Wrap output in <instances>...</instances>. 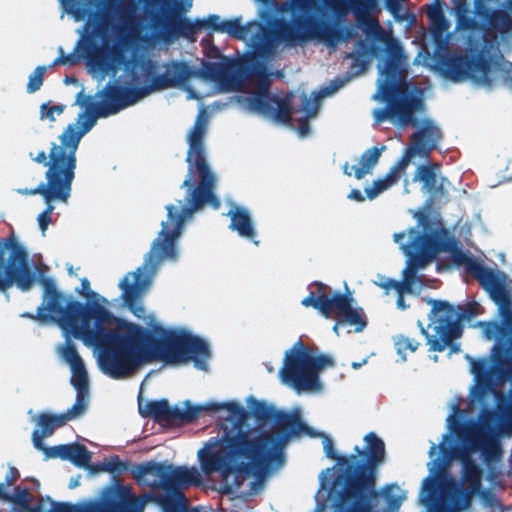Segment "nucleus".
I'll return each mask as SVG.
<instances>
[{"mask_svg":"<svg viewBox=\"0 0 512 512\" xmlns=\"http://www.w3.org/2000/svg\"><path fill=\"white\" fill-rule=\"evenodd\" d=\"M417 130L412 135L411 146L419 152V157L428 158L442 139V131L430 118L418 119Z\"/></svg>","mask_w":512,"mask_h":512,"instance_id":"b1692460","label":"nucleus"},{"mask_svg":"<svg viewBox=\"0 0 512 512\" xmlns=\"http://www.w3.org/2000/svg\"><path fill=\"white\" fill-rule=\"evenodd\" d=\"M471 3L469 0H455L453 4V12L456 17V28L458 29H474L478 28L481 30V21L474 11L471 14L470 11ZM482 31H479L478 35H481Z\"/></svg>","mask_w":512,"mask_h":512,"instance_id":"c85d7f7f","label":"nucleus"},{"mask_svg":"<svg viewBox=\"0 0 512 512\" xmlns=\"http://www.w3.org/2000/svg\"><path fill=\"white\" fill-rule=\"evenodd\" d=\"M467 270L497 307V320L478 321L486 340H494L489 356L474 358L469 354L473 384L469 389L468 417L484 431L500 437H512V279L499 269L477 260L467 263Z\"/></svg>","mask_w":512,"mask_h":512,"instance_id":"f03ea898","label":"nucleus"},{"mask_svg":"<svg viewBox=\"0 0 512 512\" xmlns=\"http://www.w3.org/2000/svg\"><path fill=\"white\" fill-rule=\"evenodd\" d=\"M65 105H54L49 106V103H42L40 106V118L41 119H48L49 121L53 122L55 121V114L60 115L63 113L65 109Z\"/></svg>","mask_w":512,"mask_h":512,"instance_id":"5fc2aeb1","label":"nucleus"},{"mask_svg":"<svg viewBox=\"0 0 512 512\" xmlns=\"http://www.w3.org/2000/svg\"><path fill=\"white\" fill-rule=\"evenodd\" d=\"M402 273H403V279L401 281H397L395 279H390V278H386V277L381 276L382 281L378 285L383 287V288H386V289H394V290H396L399 293V296L397 297V300H396L397 308L400 309V310H405L406 308H408V305L406 304L402 294L403 293H410V292H412V286L417 284V283H419L420 282V278H419L418 274H416L417 278L408 287L409 289H404L402 287H398L397 285L394 286L393 284L390 283L391 281L397 282V283L404 282V280H405V268L403 269ZM416 273H418V270L416 271Z\"/></svg>","mask_w":512,"mask_h":512,"instance_id":"58836bf2","label":"nucleus"},{"mask_svg":"<svg viewBox=\"0 0 512 512\" xmlns=\"http://www.w3.org/2000/svg\"><path fill=\"white\" fill-rule=\"evenodd\" d=\"M353 304L357 305V301L352 296L351 291L346 286V292L341 293L335 291L332 296H328L324 292V315L329 316L332 310H337L340 315L348 310Z\"/></svg>","mask_w":512,"mask_h":512,"instance_id":"2f4dec72","label":"nucleus"},{"mask_svg":"<svg viewBox=\"0 0 512 512\" xmlns=\"http://www.w3.org/2000/svg\"><path fill=\"white\" fill-rule=\"evenodd\" d=\"M37 222H38L39 228L42 232V235H45V232H46L49 224L51 223V216L43 214V213H39L37 216Z\"/></svg>","mask_w":512,"mask_h":512,"instance_id":"e2e57ef3","label":"nucleus"},{"mask_svg":"<svg viewBox=\"0 0 512 512\" xmlns=\"http://www.w3.org/2000/svg\"><path fill=\"white\" fill-rule=\"evenodd\" d=\"M346 0H289L276 6L275 35L279 40L303 42L307 33L331 49L355 36V28L339 21L346 13Z\"/></svg>","mask_w":512,"mask_h":512,"instance_id":"1a4fd4ad","label":"nucleus"},{"mask_svg":"<svg viewBox=\"0 0 512 512\" xmlns=\"http://www.w3.org/2000/svg\"><path fill=\"white\" fill-rule=\"evenodd\" d=\"M245 402L248 409L236 400L206 403L207 410L227 412V415L221 418L223 431L221 437L210 438L207 448L226 444L238 434L242 435L249 444L264 442L266 446H272L281 436H287L279 445H275V449L281 450H284L285 444L291 437L303 434L315 436L312 428L301 420L298 410L294 412L278 410L274 404L258 400L253 395H249Z\"/></svg>","mask_w":512,"mask_h":512,"instance_id":"423d86ee","label":"nucleus"},{"mask_svg":"<svg viewBox=\"0 0 512 512\" xmlns=\"http://www.w3.org/2000/svg\"><path fill=\"white\" fill-rule=\"evenodd\" d=\"M427 16L431 21L444 17L445 15L443 12V2L436 0L433 3H431L429 8L427 9Z\"/></svg>","mask_w":512,"mask_h":512,"instance_id":"052dcab7","label":"nucleus"},{"mask_svg":"<svg viewBox=\"0 0 512 512\" xmlns=\"http://www.w3.org/2000/svg\"><path fill=\"white\" fill-rule=\"evenodd\" d=\"M46 70H47V66L39 65L29 75V81L27 84V92L28 93H30V94L35 93L36 91H38L41 88Z\"/></svg>","mask_w":512,"mask_h":512,"instance_id":"8fccbe9b","label":"nucleus"},{"mask_svg":"<svg viewBox=\"0 0 512 512\" xmlns=\"http://www.w3.org/2000/svg\"><path fill=\"white\" fill-rule=\"evenodd\" d=\"M135 66H138L143 76L150 80L157 73V62L148 57H139L135 61Z\"/></svg>","mask_w":512,"mask_h":512,"instance_id":"3c124183","label":"nucleus"},{"mask_svg":"<svg viewBox=\"0 0 512 512\" xmlns=\"http://www.w3.org/2000/svg\"><path fill=\"white\" fill-rule=\"evenodd\" d=\"M335 361L328 354L315 355L299 339L284 354L283 366L279 376L283 383L292 387L297 393L322 388L319 372L327 367H334Z\"/></svg>","mask_w":512,"mask_h":512,"instance_id":"dca6fc26","label":"nucleus"},{"mask_svg":"<svg viewBox=\"0 0 512 512\" xmlns=\"http://www.w3.org/2000/svg\"><path fill=\"white\" fill-rule=\"evenodd\" d=\"M269 57L247 47L243 57L233 65L229 61L205 62L196 72L199 77L214 82L221 91L227 92L235 90L240 81L256 76L260 81L259 89L249 96H235V101L248 113L286 125L291 121L290 98H281L269 91V77L273 74L265 64Z\"/></svg>","mask_w":512,"mask_h":512,"instance_id":"6e6552de","label":"nucleus"},{"mask_svg":"<svg viewBox=\"0 0 512 512\" xmlns=\"http://www.w3.org/2000/svg\"><path fill=\"white\" fill-rule=\"evenodd\" d=\"M132 19L133 18H130L129 20V25L127 26V28L121 32V34H117L116 32L112 31L110 32V35L109 37L104 41V40H101L97 37L93 38V41L95 43V46L91 47V48H88L86 47L85 45H83L82 43H79L80 40L77 41V45L76 47L74 48V50L69 53L68 55H64V62H65V65L69 64V65H74L78 62L79 60V56L76 55V50L78 48H82L85 52H92L96 49L97 45L99 43H106L110 40L111 38V35L114 34L116 36V38L119 40V41H124L125 40V37L127 35H136V31L132 28ZM77 33L80 35L79 39H81V34L77 31Z\"/></svg>","mask_w":512,"mask_h":512,"instance_id":"72a5a7b5","label":"nucleus"},{"mask_svg":"<svg viewBox=\"0 0 512 512\" xmlns=\"http://www.w3.org/2000/svg\"><path fill=\"white\" fill-rule=\"evenodd\" d=\"M10 512H50V502L40 499L32 508H11Z\"/></svg>","mask_w":512,"mask_h":512,"instance_id":"bf43d9fd","label":"nucleus"},{"mask_svg":"<svg viewBox=\"0 0 512 512\" xmlns=\"http://www.w3.org/2000/svg\"><path fill=\"white\" fill-rule=\"evenodd\" d=\"M91 460V453L88 449L79 443H73L71 449L70 462L79 468H86Z\"/></svg>","mask_w":512,"mask_h":512,"instance_id":"49530a36","label":"nucleus"},{"mask_svg":"<svg viewBox=\"0 0 512 512\" xmlns=\"http://www.w3.org/2000/svg\"><path fill=\"white\" fill-rule=\"evenodd\" d=\"M139 413L142 417H151L158 423L174 424L190 423L196 420L206 408V404L193 405L190 400L179 402L171 406L166 398L147 401L145 405L139 401Z\"/></svg>","mask_w":512,"mask_h":512,"instance_id":"aec40b11","label":"nucleus"},{"mask_svg":"<svg viewBox=\"0 0 512 512\" xmlns=\"http://www.w3.org/2000/svg\"><path fill=\"white\" fill-rule=\"evenodd\" d=\"M63 334H65L63 332ZM66 340L59 348V354L61 359L69 364L70 368L77 367L81 364H84V361L82 360L81 356L79 355L74 343L70 340V336L73 337L71 334H68L67 336L64 335Z\"/></svg>","mask_w":512,"mask_h":512,"instance_id":"a19ab883","label":"nucleus"},{"mask_svg":"<svg viewBox=\"0 0 512 512\" xmlns=\"http://www.w3.org/2000/svg\"><path fill=\"white\" fill-rule=\"evenodd\" d=\"M387 53V62L381 68V79H379V92L381 98L386 101V106L373 111L374 120L376 123H381L389 119L397 128L415 127L418 124V118L414 113L425 110L423 93L417 88L397 89L400 77L399 59L402 55L400 47L392 44L387 48Z\"/></svg>","mask_w":512,"mask_h":512,"instance_id":"ddd939ff","label":"nucleus"},{"mask_svg":"<svg viewBox=\"0 0 512 512\" xmlns=\"http://www.w3.org/2000/svg\"><path fill=\"white\" fill-rule=\"evenodd\" d=\"M312 431L315 434L314 437H317V436L322 437L323 450H324L325 456L327 458L336 459L338 461L339 457H341V456L335 450L333 440L323 432L317 433L313 429H312Z\"/></svg>","mask_w":512,"mask_h":512,"instance_id":"6e6d98bb","label":"nucleus"},{"mask_svg":"<svg viewBox=\"0 0 512 512\" xmlns=\"http://www.w3.org/2000/svg\"><path fill=\"white\" fill-rule=\"evenodd\" d=\"M431 305L428 314V329L423 327L421 321L417 325L426 339L430 351L441 352L446 346L462 335V324L472 326L473 318L480 314L481 306L477 302H470L464 306H453L446 300L428 298Z\"/></svg>","mask_w":512,"mask_h":512,"instance_id":"4468645a","label":"nucleus"},{"mask_svg":"<svg viewBox=\"0 0 512 512\" xmlns=\"http://www.w3.org/2000/svg\"><path fill=\"white\" fill-rule=\"evenodd\" d=\"M446 427L441 442H431L429 473L422 482L419 499L426 509L467 512L483 479V468L473 454L479 453L487 464L498 462L501 438L468 419L457 400L451 404Z\"/></svg>","mask_w":512,"mask_h":512,"instance_id":"7ed1b4c3","label":"nucleus"},{"mask_svg":"<svg viewBox=\"0 0 512 512\" xmlns=\"http://www.w3.org/2000/svg\"><path fill=\"white\" fill-rule=\"evenodd\" d=\"M193 0H137L135 4H141V10L146 21H139L136 27L143 33L136 39L128 38L127 42H139L143 46L152 47L156 45H171L174 42H167L160 31L164 26L174 23L175 15L186 17L185 14L191 9Z\"/></svg>","mask_w":512,"mask_h":512,"instance_id":"f3484780","label":"nucleus"},{"mask_svg":"<svg viewBox=\"0 0 512 512\" xmlns=\"http://www.w3.org/2000/svg\"><path fill=\"white\" fill-rule=\"evenodd\" d=\"M140 500L147 501H155L159 503L162 507L163 512H183L184 506L183 502L186 501L185 496L183 495V499L179 497H169V496H156L153 493L145 494Z\"/></svg>","mask_w":512,"mask_h":512,"instance_id":"e433bc0d","label":"nucleus"},{"mask_svg":"<svg viewBox=\"0 0 512 512\" xmlns=\"http://www.w3.org/2000/svg\"><path fill=\"white\" fill-rule=\"evenodd\" d=\"M475 496L479 497L483 507L489 508L494 512L503 510V506L496 497L495 493L488 488H484L482 484L480 485V488L473 493V498Z\"/></svg>","mask_w":512,"mask_h":512,"instance_id":"79ce46f5","label":"nucleus"},{"mask_svg":"<svg viewBox=\"0 0 512 512\" xmlns=\"http://www.w3.org/2000/svg\"><path fill=\"white\" fill-rule=\"evenodd\" d=\"M283 437L272 446H266L264 442L249 444L240 434L226 444H218V450L207 448L206 443L197 453L201 470L206 475L219 473L224 493L237 492L245 479L253 474L249 495L259 494L264 489L267 474L285 463L284 450L275 449Z\"/></svg>","mask_w":512,"mask_h":512,"instance_id":"0eeeda50","label":"nucleus"},{"mask_svg":"<svg viewBox=\"0 0 512 512\" xmlns=\"http://www.w3.org/2000/svg\"><path fill=\"white\" fill-rule=\"evenodd\" d=\"M47 499L50 512H111V507L117 504L112 498V484L103 487L98 497L82 499L75 504L55 502L49 496Z\"/></svg>","mask_w":512,"mask_h":512,"instance_id":"4be33fe9","label":"nucleus"},{"mask_svg":"<svg viewBox=\"0 0 512 512\" xmlns=\"http://www.w3.org/2000/svg\"><path fill=\"white\" fill-rule=\"evenodd\" d=\"M130 468L127 462L121 461L118 456H112L108 462L100 463L98 469L119 475Z\"/></svg>","mask_w":512,"mask_h":512,"instance_id":"09e8293b","label":"nucleus"},{"mask_svg":"<svg viewBox=\"0 0 512 512\" xmlns=\"http://www.w3.org/2000/svg\"><path fill=\"white\" fill-rule=\"evenodd\" d=\"M70 384L76 390V399L71 411L85 413L89 403V378L85 364L70 368Z\"/></svg>","mask_w":512,"mask_h":512,"instance_id":"bb28decb","label":"nucleus"},{"mask_svg":"<svg viewBox=\"0 0 512 512\" xmlns=\"http://www.w3.org/2000/svg\"><path fill=\"white\" fill-rule=\"evenodd\" d=\"M416 180L422 183V191L428 198L422 209L413 214L416 225L393 235L394 242L399 245L407 260L404 282L390 283L404 289H409L417 278L416 271L425 268L439 253H454L459 250L458 240L444 226L440 213L432 209L434 202L449 200V180L438 176L434 165L424 164L418 166L414 176V181Z\"/></svg>","mask_w":512,"mask_h":512,"instance_id":"39448f33","label":"nucleus"},{"mask_svg":"<svg viewBox=\"0 0 512 512\" xmlns=\"http://www.w3.org/2000/svg\"><path fill=\"white\" fill-rule=\"evenodd\" d=\"M226 202L230 205V209L226 214L230 218L229 229L237 232L241 238L250 240L258 246L257 230L250 210L244 206L237 205L231 199H227Z\"/></svg>","mask_w":512,"mask_h":512,"instance_id":"393cba45","label":"nucleus"},{"mask_svg":"<svg viewBox=\"0 0 512 512\" xmlns=\"http://www.w3.org/2000/svg\"><path fill=\"white\" fill-rule=\"evenodd\" d=\"M64 15L74 22L84 21L78 28L81 34L79 43L88 48L95 46L93 38L106 40L110 32L121 34L129 25L130 18H135L137 6L122 5V0H58Z\"/></svg>","mask_w":512,"mask_h":512,"instance_id":"f8f14e48","label":"nucleus"},{"mask_svg":"<svg viewBox=\"0 0 512 512\" xmlns=\"http://www.w3.org/2000/svg\"><path fill=\"white\" fill-rule=\"evenodd\" d=\"M276 7L263 9L260 20L242 23V16L222 20L217 14H209L202 19L191 20L188 17L175 15L174 23L164 26L160 35L167 42H176L180 38H192L198 31L206 30L209 33H227L230 37L246 42V46L253 48L261 56H271L277 45L275 35Z\"/></svg>","mask_w":512,"mask_h":512,"instance_id":"9d476101","label":"nucleus"},{"mask_svg":"<svg viewBox=\"0 0 512 512\" xmlns=\"http://www.w3.org/2000/svg\"><path fill=\"white\" fill-rule=\"evenodd\" d=\"M345 326L354 327L356 333L362 332L367 326V320L363 308L353 304L348 310L339 315Z\"/></svg>","mask_w":512,"mask_h":512,"instance_id":"c9c22d12","label":"nucleus"},{"mask_svg":"<svg viewBox=\"0 0 512 512\" xmlns=\"http://www.w3.org/2000/svg\"><path fill=\"white\" fill-rule=\"evenodd\" d=\"M112 498L117 504L111 507V512H142L144 509L145 500L134 498L130 487L117 482L112 484Z\"/></svg>","mask_w":512,"mask_h":512,"instance_id":"cd10ccee","label":"nucleus"},{"mask_svg":"<svg viewBox=\"0 0 512 512\" xmlns=\"http://www.w3.org/2000/svg\"><path fill=\"white\" fill-rule=\"evenodd\" d=\"M450 27V22L446 17H441L437 20L431 21V35L435 41H440L444 38Z\"/></svg>","mask_w":512,"mask_h":512,"instance_id":"603ef678","label":"nucleus"},{"mask_svg":"<svg viewBox=\"0 0 512 512\" xmlns=\"http://www.w3.org/2000/svg\"><path fill=\"white\" fill-rule=\"evenodd\" d=\"M132 475L139 484L161 488L166 491L167 496L181 499L182 489L201 484V475L197 468L174 466L166 461L151 460L138 464L132 469Z\"/></svg>","mask_w":512,"mask_h":512,"instance_id":"a211bd4d","label":"nucleus"},{"mask_svg":"<svg viewBox=\"0 0 512 512\" xmlns=\"http://www.w3.org/2000/svg\"><path fill=\"white\" fill-rule=\"evenodd\" d=\"M60 183L55 176V172L50 170L47 174V180L40 182L35 188H21L17 192L22 195H41L43 200H50L61 193Z\"/></svg>","mask_w":512,"mask_h":512,"instance_id":"c756f323","label":"nucleus"},{"mask_svg":"<svg viewBox=\"0 0 512 512\" xmlns=\"http://www.w3.org/2000/svg\"><path fill=\"white\" fill-rule=\"evenodd\" d=\"M66 183L61 187V193L59 196L54 197L50 200H44L46 203L45 209L41 212L43 214L51 216L52 212L55 209L54 202H61V203H68L69 198L71 197L72 193V184L74 179H66Z\"/></svg>","mask_w":512,"mask_h":512,"instance_id":"c03bdc74","label":"nucleus"},{"mask_svg":"<svg viewBox=\"0 0 512 512\" xmlns=\"http://www.w3.org/2000/svg\"><path fill=\"white\" fill-rule=\"evenodd\" d=\"M83 136L78 129V124L70 123L58 137L60 144L51 143L48 156L44 150L39 151L36 156L32 152L29 153V157L34 162L48 167L45 172V180H47L50 170L55 172L58 183L62 186L66 183V179H75L76 152Z\"/></svg>","mask_w":512,"mask_h":512,"instance_id":"6ab92c4d","label":"nucleus"},{"mask_svg":"<svg viewBox=\"0 0 512 512\" xmlns=\"http://www.w3.org/2000/svg\"><path fill=\"white\" fill-rule=\"evenodd\" d=\"M83 415L80 411L73 412L71 407L64 413L56 414L41 412L36 415L33 421L36 424L32 432V443L34 448L44 447V438L50 437L54 431L63 427L68 421L80 418Z\"/></svg>","mask_w":512,"mask_h":512,"instance_id":"5701e85b","label":"nucleus"},{"mask_svg":"<svg viewBox=\"0 0 512 512\" xmlns=\"http://www.w3.org/2000/svg\"><path fill=\"white\" fill-rule=\"evenodd\" d=\"M315 286L317 287L318 296L316 297L315 293L311 291L308 296L301 300V304L305 307L311 306L324 314V290L326 286L320 282H316Z\"/></svg>","mask_w":512,"mask_h":512,"instance_id":"37998d69","label":"nucleus"},{"mask_svg":"<svg viewBox=\"0 0 512 512\" xmlns=\"http://www.w3.org/2000/svg\"><path fill=\"white\" fill-rule=\"evenodd\" d=\"M18 477L19 471L15 467L9 466L4 477V481L0 482V498L6 496V491H8V487L12 485L17 480Z\"/></svg>","mask_w":512,"mask_h":512,"instance_id":"4d7b16f0","label":"nucleus"},{"mask_svg":"<svg viewBox=\"0 0 512 512\" xmlns=\"http://www.w3.org/2000/svg\"><path fill=\"white\" fill-rule=\"evenodd\" d=\"M385 46H381L376 43L369 44L366 40L360 39L355 43V47L351 52L347 53V56H357V57H363L367 62H370L372 56H378L382 53H384V58L382 62H379L377 64L378 70H379V79H381V68L386 64L387 62V48L392 44H397L400 47L401 50V57L399 59V74L401 73L403 61L406 59V56L404 54L403 47L401 43L394 39V38H388L385 41Z\"/></svg>","mask_w":512,"mask_h":512,"instance_id":"a878e982","label":"nucleus"},{"mask_svg":"<svg viewBox=\"0 0 512 512\" xmlns=\"http://www.w3.org/2000/svg\"><path fill=\"white\" fill-rule=\"evenodd\" d=\"M345 58L351 60V65L344 76L336 77L319 91H313L311 94L313 99L309 98L305 92L301 93V110L305 113L306 117L316 115L322 98L331 96L344 87L353 77L362 73L369 64L363 57L347 56L346 54Z\"/></svg>","mask_w":512,"mask_h":512,"instance_id":"412c9836","label":"nucleus"},{"mask_svg":"<svg viewBox=\"0 0 512 512\" xmlns=\"http://www.w3.org/2000/svg\"><path fill=\"white\" fill-rule=\"evenodd\" d=\"M348 199L356 202L364 201L365 197L359 189H352L348 194Z\"/></svg>","mask_w":512,"mask_h":512,"instance_id":"69168bd1","label":"nucleus"},{"mask_svg":"<svg viewBox=\"0 0 512 512\" xmlns=\"http://www.w3.org/2000/svg\"><path fill=\"white\" fill-rule=\"evenodd\" d=\"M381 495L385 500V512H398L402 503L406 500L407 494L397 483L387 484L383 487Z\"/></svg>","mask_w":512,"mask_h":512,"instance_id":"f704fd0d","label":"nucleus"},{"mask_svg":"<svg viewBox=\"0 0 512 512\" xmlns=\"http://www.w3.org/2000/svg\"><path fill=\"white\" fill-rule=\"evenodd\" d=\"M481 35L467 38V55L440 54L435 69L447 80L472 83L486 91L500 86L512 92V62L500 53V45L512 40V0H475Z\"/></svg>","mask_w":512,"mask_h":512,"instance_id":"20e7f679","label":"nucleus"},{"mask_svg":"<svg viewBox=\"0 0 512 512\" xmlns=\"http://www.w3.org/2000/svg\"><path fill=\"white\" fill-rule=\"evenodd\" d=\"M400 172L399 168L393 164L383 178L387 179V182L392 186L397 183Z\"/></svg>","mask_w":512,"mask_h":512,"instance_id":"680f3d73","label":"nucleus"},{"mask_svg":"<svg viewBox=\"0 0 512 512\" xmlns=\"http://www.w3.org/2000/svg\"><path fill=\"white\" fill-rule=\"evenodd\" d=\"M72 444H61L58 446L47 447L44 444L43 448H36V450L44 454L45 459L60 458L61 460L69 461L71 458Z\"/></svg>","mask_w":512,"mask_h":512,"instance_id":"a18cd8bd","label":"nucleus"},{"mask_svg":"<svg viewBox=\"0 0 512 512\" xmlns=\"http://www.w3.org/2000/svg\"><path fill=\"white\" fill-rule=\"evenodd\" d=\"M389 187H391V185L387 182V179L380 178L375 180L372 186L366 187L365 193L368 199L373 200Z\"/></svg>","mask_w":512,"mask_h":512,"instance_id":"864d4df0","label":"nucleus"},{"mask_svg":"<svg viewBox=\"0 0 512 512\" xmlns=\"http://www.w3.org/2000/svg\"><path fill=\"white\" fill-rule=\"evenodd\" d=\"M165 72L173 87L182 86L190 77L198 76L196 69L183 61L172 60L165 65Z\"/></svg>","mask_w":512,"mask_h":512,"instance_id":"473e14b6","label":"nucleus"},{"mask_svg":"<svg viewBox=\"0 0 512 512\" xmlns=\"http://www.w3.org/2000/svg\"><path fill=\"white\" fill-rule=\"evenodd\" d=\"M4 502L11 504V508H32V496L27 488L15 487L13 493L6 491V496L0 498Z\"/></svg>","mask_w":512,"mask_h":512,"instance_id":"4c0bfd02","label":"nucleus"},{"mask_svg":"<svg viewBox=\"0 0 512 512\" xmlns=\"http://www.w3.org/2000/svg\"><path fill=\"white\" fill-rule=\"evenodd\" d=\"M58 51H59L60 55L53 60V62L49 65V67H53V66H56L59 64L65 65L63 48L61 46H59Z\"/></svg>","mask_w":512,"mask_h":512,"instance_id":"338daca9","label":"nucleus"},{"mask_svg":"<svg viewBox=\"0 0 512 512\" xmlns=\"http://www.w3.org/2000/svg\"><path fill=\"white\" fill-rule=\"evenodd\" d=\"M368 33L372 36L374 40H380L381 39V32L380 27L378 24H375V27L370 28Z\"/></svg>","mask_w":512,"mask_h":512,"instance_id":"774afa93","label":"nucleus"},{"mask_svg":"<svg viewBox=\"0 0 512 512\" xmlns=\"http://www.w3.org/2000/svg\"><path fill=\"white\" fill-rule=\"evenodd\" d=\"M208 118L201 108L188 133L187 174L180 185L184 197L178 205L165 206L167 220L152 241L143 263L128 272L119 282L122 306L146 327L115 316L104 305V296L91 290L90 281L81 279L77 290L87 300L79 302L66 298L58 291L55 280L44 277L29 265L26 248L11 235L0 239V291L15 286L29 291L36 281L43 287L42 303L37 309L40 322H57L65 335L71 334L86 346L93 347L99 371L113 380L134 376L145 365L154 361L167 364L192 361L196 369L207 371L211 359L209 344L185 328H166L154 313L146 315L143 298L153 285L163 262H177L178 241L195 213L209 206H221L216 195L218 177L212 170L204 143Z\"/></svg>","mask_w":512,"mask_h":512,"instance_id":"f257e3e1","label":"nucleus"},{"mask_svg":"<svg viewBox=\"0 0 512 512\" xmlns=\"http://www.w3.org/2000/svg\"><path fill=\"white\" fill-rule=\"evenodd\" d=\"M418 155L419 156V152L416 151V149H414L411 145L408 146L405 150H404V153L403 155L401 156V158L395 163V165L399 168V170L402 172L404 171L407 166L410 164L411 162V159Z\"/></svg>","mask_w":512,"mask_h":512,"instance_id":"13d9d810","label":"nucleus"},{"mask_svg":"<svg viewBox=\"0 0 512 512\" xmlns=\"http://www.w3.org/2000/svg\"><path fill=\"white\" fill-rule=\"evenodd\" d=\"M167 88H173L172 84L169 81V78L164 71L163 74H155L150 80L148 84L137 87V92L139 99H143L153 90H164Z\"/></svg>","mask_w":512,"mask_h":512,"instance_id":"ea45409f","label":"nucleus"},{"mask_svg":"<svg viewBox=\"0 0 512 512\" xmlns=\"http://www.w3.org/2000/svg\"><path fill=\"white\" fill-rule=\"evenodd\" d=\"M364 442L365 450L360 459L355 455L339 457L342 471L331 482L328 480V485L367 512H373L371 500L378 494L375 482L379 467L385 463L386 450L384 441L375 432L367 433Z\"/></svg>","mask_w":512,"mask_h":512,"instance_id":"9b49d317","label":"nucleus"},{"mask_svg":"<svg viewBox=\"0 0 512 512\" xmlns=\"http://www.w3.org/2000/svg\"><path fill=\"white\" fill-rule=\"evenodd\" d=\"M394 345L397 351V354L401 356L402 362L406 361V350H410L414 352L417 350L420 343L413 338L405 337L402 334L396 335L393 337Z\"/></svg>","mask_w":512,"mask_h":512,"instance_id":"de8ad7c7","label":"nucleus"},{"mask_svg":"<svg viewBox=\"0 0 512 512\" xmlns=\"http://www.w3.org/2000/svg\"><path fill=\"white\" fill-rule=\"evenodd\" d=\"M385 150V145H382L380 147L373 146L365 150L360 156L359 162L361 166H351V170H353L354 177L357 180H360L364 178L366 174L371 173L374 167L377 165L382 152Z\"/></svg>","mask_w":512,"mask_h":512,"instance_id":"7c9ffc66","label":"nucleus"},{"mask_svg":"<svg viewBox=\"0 0 512 512\" xmlns=\"http://www.w3.org/2000/svg\"><path fill=\"white\" fill-rule=\"evenodd\" d=\"M296 132L299 138H306L311 134V127L308 123L303 122L297 127Z\"/></svg>","mask_w":512,"mask_h":512,"instance_id":"0e129e2a","label":"nucleus"},{"mask_svg":"<svg viewBox=\"0 0 512 512\" xmlns=\"http://www.w3.org/2000/svg\"><path fill=\"white\" fill-rule=\"evenodd\" d=\"M140 101L137 87L109 80L93 97L85 95L84 88L76 95L75 104L84 107L78 114V129L85 135L97 123L98 118H107Z\"/></svg>","mask_w":512,"mask_h":512,"instance_id":"2eb2a0df","label":"nucleus"}]
</instances>
